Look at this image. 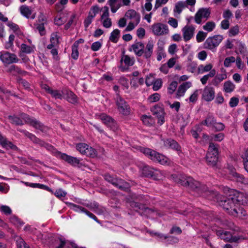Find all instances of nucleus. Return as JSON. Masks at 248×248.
Here are the masks:
<instances>
[{
  "label": "nucleus",
  "mask_w": 248,
  "mask_h": 248,
  "mask_svg": "<svg viewBox=\"0 0 248 248\" xmlns=\"http://www.w3.org/2000/svg\"><path fill=\"white\" fill-rule=\"evenodd\" d=\"M210 192L217 196L219 205L232 216L238 215L239 212L237 211V208L240 204L248 205V195L245 193L237 191H234L232 197L222 198L217 192L213 191Z\"/></svg>",
  "instance_id": "nucleus-1"
},
{
  "label": "nucleus",
  "mask_w": 248,
  "mask_h": 248,
  "mask_svg": "<svg viewBox=\"0 0 248 248\" xmlns=\"http://www.w3.org/2000/svg\"><path fill=\"white\" fill-rule=\"evenodd\" d=\"M8 119L12 124L16 125H22L24 123L28 124L43 133H46L48 130L47 127L44 125L36 119L31 118L25 113L21 114L19 117L16 116H9Z\"/></svg>",
  "instance_id": "nucleus-2"
},
{
  "label": "nucleus",
  "mask_w": 248,
  "mask_h": 248,
  "mask_svg": "<svg viewBox=\"0 0 248 248\" xmlns=\"http://www.w3.org/2000/svg\"><path fill=\"white\" fill-rule=\"evenodd\" d=\"M141 152L155 162L162 165H169L170 160L168 157L149 148H142Z\"/></svg>",
  "instance_id": "nucleus-3"
},
{
  "label": "nucleus",
  "mask_w": 248,
  "mask_h": 248,
  "mask_svg": "<svg viewBox=\"0 0 248 248\" xmlns=\"http://www.w3.org/2000/svg\"><path fill=\"white\" fill-rule=\"evenodd\" d=\"M181 181L182 185L189 186L198 192L202 193L208 191V187L205 185H202L199 182L195 180L191 177H186Z\"/></svg>",
  "instance_id": "nucleus-4"
},
{
  "label": "nucleus",
  "mask_w": 248,
  "mask_h": 248,
  "mask_svg": "<svg viewBox=\"0 0 248 248\" xmlns=\"http://www.w3.org/2000/svg\"><path fill=\"white\" fill-rule=\"evenodd\" d=\"M213 68V65L211 63L206 65L201 64L198 66V72L199 74H203L206 72H209L206 75L203 76L200 79L202 84L205 85L206 84L209 78L214 77L216 74V71Z\"/></svg>",
  "instance_id": "nucleus-5"
},
{
  "label": "nucleus",
  "mask_w": 248,
  "mask_h": 248,
  "mask_svg": "<svg viewBox=\"0 0 248 248\" xmlns=\"http://www.w3.org/2000/svg\"><path fill=\"white\" fill-rule=\"evenodd\" d=\"M114 100L120 113L124 115H128L130 114V109L129 105L119 93L116 94Z\"/></svg>",
  "instance_id": "nucleus-6"
},
{
  "label": "nucleus",
  "mask_w": 248,
  "mask_h": 248,
  "mask_svg": "<svg viewBox=\"0 0 248 248\" xmlns=\"http://www.w3.org/2000/svg\"><path fill=\"white\" fill-rule=\"evenodd\" d=\"M222 35L218 34L209 37L203 44L204 48L214 50L223 40Z\"/></svg>",
  "instance_id": "nucleus-7"
},
{
  "label": "nucleus",
  "mask_w": 248,
  "mask_h": 248,
  "mask_svg": "<svg viewBox=\"0 0 248 248\" xmlns=\"http://www.w3.org/2000/svg\"><path fill=\"white\" fill-rule=\"evenodd\" d=\"M152 32L155 36H163L169 33V30L167 25L162 23H155L151 27Z\"/></svg>",
  "instance_id": "nucleus-8"
},
{
  "label": "nucleus",
  "mask_w": 248,
  "mask_h": 248,
  "mask_svg": "<svg viewBox=\"0 0 248 248\" xmlns=\"http://www.w3.org/2000/svg\"><path fill=\"white\" fill-rule=\"evenodd\" d=\"M76 149L81 154L91 157L96 155V151L92 147L85 143H79L76 145Z\"/></svg>",
  "instance_id": "nucleus-9"
},
{
  "label": "nucleus",
  "mask_w": 248,
  "mask_h": 248,
  "mask_svg": "<svg viewBox=\"0 0 248 248\" xmlns=\"http://www.w3.org/2000/svg\"><path fill=\"white\" fill-rule=\"evenodd\" d=\"M217 234L221 239L227 242H237L240 240L244 239V238L242 236H233L230 232L221 230H218L217 232Z\"/></svg>",
  "instance_id": "nucleus-10"
},
{
  "label": "nucleus",
  "mask_w": 248,
  "mask_h": 248,
  "mask_svg": "<svg viewBox=\"0 0 248 248\" xmlns=\"http://www.w3.org/2000/svg\"><path fill=\"white\" fill-rule=\"evenodd\" d=\"M105 179L106 181L111 183L112 185L121 189L125 190L129 187L128 184L124 181L116 177H113L109 174H106L105 175Z\"/></svg>",
  "instance_id": "nucleus-11"
},
{
  "label": "nucleus",
  "mask_w": 248,
  "mask_h": 248,
  "mask_svg": "<svg viewBox=\"0 0 248 248\" xmlns=\"http://www.w3.org/2000/svg\"><path fill=\"white\" fill-rule=\"evenodd\" d=\"M0 60L4 64L17 63L19 61L16 54L7 51H2L0 53Z\"/></svg>",
  "instance_id": "nucleus-12"
},
{
  "label": "nucleus",
  "mask_w": 248,
  "mask_h": 248,
  "mask_svg": "<svg viewBox=\"0 0 248 248\" xmlns=\"http://www.w3.org/2000/svg\"><path fill=\"white\" fill-rule=\"evenodd\" d=\"M210 14L211 10L209 8H201L195 15V22L198 24H200L202 22V18L207 20L210 17Z\"/></svg>",
  "instance_id": "nucleus-13"
},
{
  "label": "nucleus",
  "mask_w": 248,
  "mask_h": 248,
  "mask_svg": "<svg viewBox=\"0 0 248 248\" xmlns=\"http://www.w3.org/2000/svg\"><path fill=\"white\" fill-rule=\"evenodd\" d=\"M103 14L101 16L100 20L104 27L109 28L112 26L111 19L109 17V10L107 6L103 8Z\"/></svg>",
  "instance_id": "nucleus-14"
},
{
  "label": "nucleus",
  "mask_w": 248,
  "mask_h": 248,
  "mask_svg": "<svg viewBox=\"0 0 248 248\" xmlns=\"http://www.w3.org/2000/svg\"><path fill=\"white\" fill-rule=\"evenodd\" d=\"M215 96V89L210 86H205L202 93V98L207 102L212 101Z\"/></svg>",
  "instance_id": "nucleus-15"
},
{
  "label": "nucleus",
  "mask_w": 248,
  "mask_h": 248,
  "mask_svg": "<svg viewBox=\"0 0 248 248\" xmlns=\"http://www.w3.org/2000/svg\"><path fill=\"white\" fill-rule=\"evenodd\" d=\"M153 114L158 119V123L161 125L164 122L165 112L164 109L158 105L155 106L152 109Z\"/></svg>",
  "instance_id": "nucleus-16"
},
{
  "label": "nucleus",
  "mask_w": 248,
  "mask_h": 248,
  "mask_svg": "<svg viewBox=\"0 0 248 248\" xmlns=\"http://www.w3.org/2000/svg\"><path fill=\"white\" fill-rule=\"evenodd\" d=\"M195 28L192 25H186L182 30L183 37L185 41L187 42L193 36Z\"/></svg>",
  "instance_id": "nucleus-17"
},
{
  "label": "nucleus",
  "mask_w": 248,
  "mask_h": 248,
  "mask_svg": "<svg viewBox=\"0 0 248 248\" xmlns=\"http://www.w3.org/2000/svg\"><path fill=\"white\" fill-rule=\"evenodd\" d=\"M57 156L72 166L78 165L80 163V160L78 158L68 155L64 153L58 152L57 153Z\"/></svg>",
  "instance_id": "nucleus-18"
},
{
  "label": "nucleus",
  "mask_w": 248,
  "mask_h": 248,
  "mask_svg": "<svg viewBox=\"0 0 248 248\" xmlns=\"http://www.w3.org/2000/svg\"><path fill=\"white\" fill-rule=\"evenodd\" d=\"M131 207L136 211H139V210H143L142 213L147 216H150L152 214L155 213V212L153 210L146 207L144 205L138 202H131Z\"/></svg>",
  "instance_id": "nucleus-19"
},
{
  "label": "nucleus",
  "mask_w": 248,
  "mask_h": 248,
  "mask_svg": "<svg viewBox=\"0 0 248 248\" xmlns=\"http://www.w3.org/2000/svg\"><path fill=\"white\" fill-rule=\"evenodd\" d=\"M144 48V44L141 42H135L131 46L129 50H133L137 55L140 56L143 54Z\"/></svg>",
  "instance_id": "nucleus-20"
},
{
  "label": "nucleus",
  "mask_w": 248,
  "mask_h": 248,
  "mask_svg": "<svg viewBox=\"0 0 248 248\" xmlns=\"http://www.w3.org/2000/svg\"><path fill=\"white\" fill-rule=\"evenodd\" d=\"M124 16L128 19L131 20V21H136L139 23L140 20V15L134 10H129L125 14Z\"/></svg>",
  "instance_id": "nucleus-21"
},
{
  "label": "nucleus",
  "mask_w": 248,
  "mask_h": 248,
  "mask_svg": "<svg viewBox=\"0 0 248 248\" xmlns=\"http://www.w3.org/2000/svg\"><path fill=\"white\" fill-rule=\"evenodd\" d=\"M162 142L165 147L166 148H171L177 151H180L181 147L178 143L172 139H166L162 140Z\"/></svg>",
  "instance_id": "nucleus-22"
},
{
  "label": "nucleus",
  "mask_w": 248,
  "mask_h": 248,
  "mask_svg": "<svg viewBox=\"0 0 248 248\" xmlns=\"http://www.w3.org/2000/svg\"><path fill=\"white\" fill-rule=\"evenodd\" d=\"M192 83L190 81H187L183 83L179 86L177 91V96L178 97L183 96L186 90L190 88Z\"/></svg>",
  "instance_id": "nucleus-23"
},
{
  "label": "nucleus",
  "mask_w": 248,
  "mask_h": 248,
  "mask_svg": "<svg viewBox=\"0 0 248 248\" xmlns=\"http://www.w3.org/2000/svg\"><path fill=\"white\" fill-rule=\"evenodd\" d=\"M20 11L21 14L26 17L29 18H34L35 15L32 14V11L31 8L26 5H22L20 7Z\"/></svg>",
  "instance_id": "nucleus-24"
},
{
  "label": "nucleus",
  "mask_w": 248,
  "mask_h": 248,
  "mask_svg": "<svg viewBox=\"0 0 248 248\" xmlns=\"http://www.w3.org/2000/svg\"><path fill=\"white\" fill-rule=\"evenodd\" d=\"M206 159L208 165L215 166L218 161V155L207 153Z\"/></svg>",
  "instance_id": "nucleus-25"
},
{
  "label": "nucleus",
  "mask_w": 248,
  "mask_h": 248,
  "mask_svg": "<svg viewBox=\"0 0 248 248\" xmlns=\"http://www.w3.org/2000/svg\"><path fill=\"white\" fill-rule=\"evenodd\" d=\"M227 78V75L226 71L224 70L222 73L217 74L215 77L214 79L212 80V84L214 86H217L223 80L226 79Z\"/></svg>",
  "instance_id": "nucleus-26"
},
{
  "label": "nucleus",
  "mask_w": 248,
  "mask_h": 248,
  "mask_svg": "<svg viewBox=\"0 0 248 248\" xmlns=\"http://www.w3.org/2000/svg\"><path fill=\"white\" fill-rule=\"evenodd\" d=\"M46 21L43 18L41 19H39L38 21L34 24L35 28L38 31L41 35H43L45 34V24Z\"/></svg>",
  "instance_id": "nucleus-27"
},
{
  "label": "nucleus",
  "mask_w": 248,
  "mask_h": 248,
  "mask_svg": "<svg viewBox=\"0 0 248 248\" xmlns=\"http://www.w3.org/2000/svg\"><path fill=\"white\" fill-rule=\"evenodd\" d=\"M154 44L153 41H149L143 53L146 58H149L152 55Z\"/></svg>",
  "instance_id": "nucleus-28"
},
{
  "label": "nucleus",
  "mask_w": 248,
  "mask_h": 248,
  "mask_svg": "<svg viewBox=\"0 0 248 248\" xmlns=\"http://www.w3.org/2000/svg\"><path fill=\"white\" fill-rule=\"evenodd\" d=\"M235 88V85L230 80L225 81L223 83V91L225 93H231Z\"/></svg>",
  "instance_id": "nucleus-29"
},
{
  "label": "nucleus",
  "mask_w": 248,
  "mask_h": 248,
  "mask_svg": "<svg viewBox=\"0 0 248 248\" xmlns=\"http://www.w3.org/2000/svg\"><path fill=\"white\" fill-rule=\"evenodd\" d=\"M67 18L68 14L62 13L59 16H57L55 18L54 23L58 26H61L66 21Z\"/></svg>",
  "instance_id": "nucleus-30"
},
{
  "label": "nucleus",
  "mask_w": 248,
  "mask_h": 248,
  "mask_svg": "<svg viewBox=\"0 0 248 248\" xmlns=\"http://www.w3.org/2000/svg\"><path fill=\"white\" fill-rule=\"evenodd\" d=\"M186 7V6L183 0L179 1L175 4L173 12L174 14L180 15L182 12L183 10Z\"/></svg>",
  "instance_id": "nucleus-31"
},
{
  "label": "nucleus",
  "mask_w": 248,
  "mask_h": 248,
  "mask_svg": "<svg viewBox=\"0 0 248 248\" xmlns=\"http://www.w3.org/2000/svg\"><path fill=\"white\" fill-rule=\"evenodd\" d=\"M68 22L64 26L65 30L68 29L72 25L76 24L78 19L77 15L75 13H73L69 16H68Z\"/></svg>",
  "instance_id": "nucleus-32"
},
{
  "label": "nucleus",
  "mask_w": 248,
  "mask_h": 248,
  "mask_svg": "<svg viewBox=\"0 0 248 248\" xmlns=\"http://www.w3.org/2000/svg\"><path fill=\"white\" fill-rule=\"evenodd\" d=\"M135 60L134 58H130L129 56L124 55L121 58V62L122 64L124 63L126 66H130L134 64Z\"/></svg>",
  "instance_id": "nucleus-33"
},
{
  "label": "nucleus",
  "mask_w": 248,
  "mask_h": 248,
  "mask_svg": "<svg viewBox=\"0 0 248 248\" xmlns=\"http://www.w3.org/2000/svg\"><path fill=\"white\" fill-rule=\"evenodd\" d=\"M99 118L100 120L106 125H111L114 123L113 119L106 114H101L100 115Z\"/></svg>",
  "instance_id": "nucleus-34"
},
{
  "label": "nucleus",
  "mask_w": 248,
  "mask_h": 248,
  "mask_svg": "<svg viewBox=\"0 0 248 248\" xmlns=\"http://www.w3.org/2000/svg\"><path fill=\"white\" fill-rule=\"evenodd\" d=\"M64 92V95H66V98L68 102L72 104H75L77 102V97L72 92L65 91Z\"/></svg>",
  "instance_id": "nucleus-35"
},
{
  "label": "nucleus",
  "mask_w": 248,
  "mask_h": 248,
  "mask_svg": "<svg viewBox=\"0 0 248 248\" xmlns=\"http://www.w3.org/2000/svg\"><path fill=\"white\" fill-rule=\"evenodd\" d=\"M216 122L215 117L211 115H209L205 120L202 122V124L206 125L208 127H213Z\"/></svg>",
  "instance_id": "nucleus-36"
},
{
  "label": "nucleus",
  "mask_w": 248,
  "mask_h": 248,
  "mask_svg": "<svg viewBox=\"0 0 248 248\" xmlns=\"http://www.w3.org/2000/svg\"><path fill=\"white\" fill-rule=\"evenodd\" d=\"M231 175L232 176L233 178L236 181L241 182L242 183H246V180L244 177L238 173H237L234 169H232L230 172Z\"/></svg>",
  "instance_id": "nucleus-37"
},
{
  "label": "nucleus",
  "mask_w": 248,
  "mask_h": 248,
  "mask_svg": "<svg viewBox=\"0 0 248 248\" xmlns=\"http://www.w3.org/2000/svg\"><path fill=\"white\" fill-rule=\"evenodd\" d=\"M7 26L9 27L10 29L11 30L15 33L19 35L21 33V31L18 25L16 24L9 21L7 23Z\"/></svg>",
  "instance_id": "nucleus-38"
},
{
  "label": "nucleus",
  "mask_w": 248,
  "mask_h": 248,
  "mask_svg": "<svg viewBox=\"0 0 248 248\" xmlns=\"http://www.w3.org/2000/svg\"><path fill=\"white\" fill-rule=\"evenodd\" d=\"M120 31L118 29H115L110 33L109 40L114 43H117L120 37Z\"/></svg>",
  "instance_id": "nucleus-39"
},
{
  "label": "nucleus",
  "mask_w": 248,
  "mask_h": 248,
  "mask_svg": "<svg viewBox=\"0 0 248 248\" xmlns=\"http://www.w3.org/2000/svg\"><path fill=\"white\" fill-rule=\"evenodd\" d=\"M55 99H62L65 94L64 91H61L52 89L49 93Z\"/></svg>",
  "instance_id": "nucleus-40"
},
{
  "label": "nucleus",
  "mask_w": 248,
  "mask_h": 248,
  "mask_svg": "<svg viewBox=\"0 0 248 248\" xmlns=\"http://www.w3.org/2000/svg\"><path fill=\"white\" fill-rule=\"evenodd\" d=\"M216 26V23L214 22L208 21L203 26L202 28L208 32H211L215 29Z\"/></svg>",
  "instance_id": "nucleus-41"
},
{
  "label": "nucleus",
  "mask_w": 248,
  "mask_h": 248,
  "mask_svg": "<svg viewBox=\"0 0 248 248\" xmlns=\"http://www.w3.org/2000/svg\"><path fill=\"white\" fill-rule=\"evenodd\" d=\"M118 0H108V3L111 8V11L112 13H115L119 8L120 6L117 4Z\"/></svg>",
  "instance_id": "nucleus-42"
},
{
  "label": "nucleus",
  "mask_w": 248,
  "mask_h": 248,
  "mask_svg": "<svg viewBox=\"0 0 248 248\" xmlns=\"http://www.w3.org/2000/svg\"><path fill=\"white\" fill-rule=\"evenodd\" d=\"M143 123L147 125H151L154 123V121L151 116L143 115L141 117Z\"/></svg>",
  "instance_id": "nucleus-43"
},
{
  "label": "nucleus",
  "mask_w": 248,
  "mask_h": 248,
  "mask_svg": "<svg viewBox=\"0 0 248 248\" xmlns=\"http://www.w3.org/2000/svg\"><path fill=\"white\" fill-rule=\"evenodd\" d=\"M199 90H196L190 96L188 99H186V101H188L189 103L194 104L198 100L199 95Z\"/></svg>",
  "instance_id": "nucleus-44"
},
{
  "label": "nucleus",
  "mask_w": 248,
  "mask_h": 248,
  "mask_svg": "<svg viewBox=\"0 0 248 248\" xmlns=\"http://www.w3.org/2000/svg\"><path fill=\"white\" fill-rule=\"evenodd\" d=\"M16 242L17 248H30L24 240L20 237H17Z\"/></svg>",
  "instance_id": "nucleus-45"
},
{
  "label": "nucleus",
  "mask_w": 248,
  "mask_h": 248,
  "mask_svg": "<svg viewBox=\"0 0 248 248\" xmlns=\"http://www.w3.org/2000/svg\"><path fill=\"white\" fill-rule=\"evenodd\" d=\"M207 153L218 155L217 145L212 142H210Z\"/></svg>",
  "instance_id": "nucleus-46"
},
{
  "label": "nucleus",
  "mask_w": 248,
  "mask_h": 248,
  "mask_svg": "<svg viewBox=\"0 0 248 248\" xmlns=\"http://www.w3.org/2000/svg\"><path fill=\"white\" fill-rule=\"evenodd\" d=\"M224 138V134L222 133H219L217 134H213L211 135V140L212 142L213 141H221Z\"/></svg>",
  "instance_id": "nucleus-47"
},
{
  "label": "nucleus",
  "mask_w": 248,
  "mask_h": 248,
  "mask_svg": "<svg viewBox=\"0 0 248 248\" xmlns=\"http://www.w3.org/2000/svg\"><path fill=\"white\" fill-rule=\"evenodd\" d=\"M154 168L148 166H145L142 169V173L146 176H151L153 175Z\"/></svg>",
  "instance_id": "nucleus-48"
},
{
  "label": "nucleus",
  "mask_w": 248,
  "mask_h": 248,
  "mask_svg": "<svg viewBox=\"0 0 248 248\" xmlns=\"http://www.w3.org/2000/svg\"><path fill=\"white\" fill-rule=\"evenodd\" d=\"M71 57L74 60L78 59V46H77V43L74 44L72 46Z\"/></svg>",
  "instance_id": "nucleus-49"
},
{
  "label": "nucleus",
  "mask_w": 248,
  "mask_h": 248,
  "mask_svg": "<svg viewBox=\"0 0 248 248\" xmlns=\"http://www.w3.org/2000/svg\"><path fill=\"white\" fill-rule=\"evenodd\" d=\"M153 175H151V177H153L155 180H161L163 178V174L161 171L154 169V171L153 172Z\"/></svg>",
  "instance_id": "nucleus-50"
},
{
  "label": "nucleus",
  "mask_w": 248,
  "mask_h": 248,
  "mask_svg": "<svg viewBox=\"0 0 248 248\" xmlns=\"http://www.w3.org/2000/svg\"><path fill=\"white\" fill-rule=\"evenodd\" d=\"M207 33L203 31H198L196 35V40L198 43L202 42L206 37Z\"/></svg>",
  "instance_id": "nucleus-51"
},
{
  "label": "nucleus",
  "mask_w": 248,
  "mask_h": 248,
  "mask_svg": "<svg viewBox=\"0 0 248 248\" xmlns=\"http://www.w3.org/2000/svg\"><path fill=\"white\" fill-rule=\"evenodd\" d=\"M235 61V58L233 56L227 57L224 60V65L226 67H229L231 66V64L234 62Z\"/></svg>",
  "instance_id": "nucleus-52"
},
{
  "label": "nucleus",
  "mask_w": 248,
  "mask_h": 248,
  "mask_svg": "<svg viewBox=\"0 0 248 248\" xmlns=\"http://www.w3.org/2000/svg\"><path fill=\"white\" fill-rule=\"evenodd\" d=\"M70 206L71 209H73L76 212L85 213L86 210V209L82 207V206H79L74 203H70Z\"/></svg>",
  "instance_id": "nucleus-53"
},
{
  "label": "nucleus",
  "mask_w": 248,
  "mask_h": 248,
  "mask_svg": "<svg viewBox=\"0 0 248 248\" xmlns=\"http://www.w3.org/2000/svg\"><path fill=\"white\" fill-rule=\"evenodd\" d=\"M239 32V28L238 25H235L230 29L229 31V35L230 36H234L236 35Z\"/></svg>",
  "instance_id": "nucleus-54"
},
{
  "label": "nucleus",
  "mask_w": 248,
  "mask_h": 248,
  "mask_svg": "<svg viewBox=\"0 0 248 248\" xmlns=\"http://www.w3.org/2000/svg\"><path fill=\"white\" fill-rule=\"evenodd\" d=\"M8 71L10 72H15L16 73L20 74H22L23 73H25V71H22L19 67L14 65H13L9 67Z\"/></svg>",
  "instance_id": "nucleus-55"
},
{
  "label": "nucleus",
  "mask_w": 248,
  "mask_h": 248,
  "mask_svg": "<svg viewBox=\"0 0 248 248\" xmlns=\"http://www.w3.org/2000/svg\"><path fill=\"white\" fill-rule=\"evenodd\" d=\"M166 56L165 53L162 46H158L157 53V60L158 61L161 60L162 58L165 57Z\"/></svg>",
  "instance_id": "nucleus-56"
},
{
  "label": "nucleus",
  "mask_w": 248,
  "mask_h": 248,
  "mask_svg": "<svg viewBox=\"0 0 248 248\" xmlns=\"http://www.w3.org/2000/svg\"><path fill=\"white\" fill-rule=\"evenodd\" d=\"M21 50L22 52L25 53H31L33 51L32 48L25 44H22L21 45Z\"/></svg>",
  "instance_id": "nucleus-57"
},
{
  "label": "nucleus",
  "mask_w": 248,
  "mask_h": 248,
  "mask_svg": "<svg viewBox=\"0 0 248 248\" xmlns=\"http://www.w3.org/2000/svg\"><path fill=\"white\" fill-rule=\"evenodd\" d=\"M0 211L6 215H9L12 213L11 209L7 205H1L0 206Z\"/></svg>",
  "instance_id": "nucleus-58"
},
{
  "label": "nucleus",
  "mask_w": 248,
  "mask_h": 248,
  "mask_svg": "<svg viewBox=\"0 0 248 248\" xmlns=\"http://www.w3.org/2000/svg\"><path fill=\"white\" fill-rule=\"evenodd\" d=\"M153 89L154 91L158 90L162 86V80L160 78L156 79L153 82Z\"/></svg>",
  "instance_id": "nucleus-59"
},
{
  "label": "nucleus",
  "mask_w": 248,
  "mask_h": 248,
  "mask_svg": "<svg viewBox=\"0 0 248 248\" xmlns=\"http://www.w3.org/2000/svg\"><path fill=\"white\" fill-rule=\"evenodd\" d=\"M139 23H137L136 21H130L124 30L125 31H132Z\"/></svg>",
  "instance_id": "nucleus-60"
},
{
  "label": "nucleus",
  "mask_w": 248,
  "mask_h": 248,
  "mask_svg": "<svg viewBox=\"0 0 248 248\" xmlns=\"http://www.w3.org/2000/svg\"><path fill=\"white\" fill-rule=\"evenodd\" d=\"M177 85L178 83L176 81H173L171 82L168 88V92L172 94L175 91L177 87Z\"/></svg>",
  "instance_id": "nucleus-61"
},
{
  "label": "nucleus",
  "mask_w": 248,
  "mask_h": 248,
  "mask_svg": "<svg viewBox=\"0 0 248 248\" xmlns=\"http://www.w3.org/2000/svg\"><path fill=\"white\" fill-rule=\"evenodd\" d=\"M99 10V7L98 6H93L90 10L89 15L94 18Z\"/></svg>",
  "instance_id": "nucleus-62"
},
{
  "label": "nucleus",
  "mask_w": 248,
  "mask_h": 248,
  "mask_svg": "<svg viewBox=\"0 0 248 248\" xmlns=\"http://www.w3.org/2000/svg\"><path fill=\"white\" fill-rule=\"evenodd\" d=\"M160 96L158 93H155L149 97L148 100L150 103L155 102L159 100Z\"/></svg>",
  "instance_id": "nucleus-63"
},
{
  "label": "nucleus",
  "mask_w": 248,
  "mask_h": 248,
  "mask_svg": "<svg viewBox=\"0 0 248 248\" xmlns=\"http://www.w3.org/2000/svg\"><path fill=\"white\" fill-rule=\"evenodd\" d=\"M50 42L53 44H55L56 45L59 44V37L56 32H53L51 34Z\"/></svg>",
  "instance_id": "nucleus-64"
}]
</instances>
